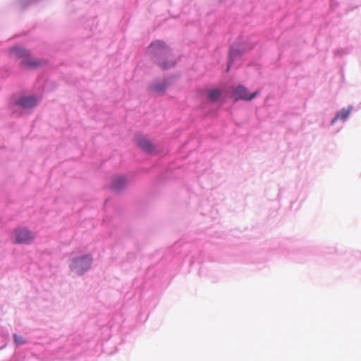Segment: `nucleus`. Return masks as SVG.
Listing matches in <instances>:
<instances>
[{
  "instance_id": "f257e3e1",
  "label": "nucleus",
  "mask_w": 361,
  "mask_h": 361,
  "mask_svg": "<svg viewBox=\"0 0 361 361\" xmlns=\"http://www.w3.org/2000/svg\"><path fill=\"white\" fill-rule=\"evenodd\" d=\"M148 52L157 57L159 66L164 70L170 68L176 64L170 50L163 42L157 41L152 43L148 47Z\"/></svg>"
},
{
  "instance_id": "f03ea898",
  "label": "nucleus",
  "mask_w": 361,
  "mask_h": 361,
  "mask_svg": "<svg viewBox=\"0 0 361 361\" xmlns=\"http://www.w3.org/2000/svg\"><path fill=\"white\" fill-rule=\"evenodd\" d=\"M92 257L90 254L82 255L80 257H74L71 259L70 269L78 275L83 274L91 267Z\"/></svg>"
},
{
  "instance_id": "7ed1b4c3",
  "label": "nucleus",
  "mask_w": 361,
  "mask_h": 361,
  "mask_svg": "<svg viewBox=\"0 0 361 361\" xmlns=\"http://www.w3.org/2000/svg\"><path fill=\"white\" fill-rule=\"evenodd\" d=\"M35 238V233L26 227L16 228L12 232V240L16 244H30Z\"/></svg>"
},
{
  "instance_id": "20e7f679",
  "label": "nucleus",
  "mask_w": 361,
  "mask_h": 361,
  "mask_svg": "<svg viewBox=\"0 0 361 361\" xmlns=\"http://www.w3.org/2000/svg\"><path fill=\"white\" fill-rule=\"evenodd\" d=\"M13 53L18 57H25L20 62V65L25 68H35L39 66V63L33 59L28 58L29 52L20 47H15L13 49Z\"/></svg>"
},
{
  "instance_id": "39448f33",
  "label": "nucleus",
  "mask_w": 361,
  "mask_h": 361,
  "mask_svg": "<svg viewBox=\"0 0 361 361\" xmlns=\"http://www.w3.org/2000/svg\"><path fill=\"white\" fill-rule=\"evenodd\" d=\"M258 92H255L252 94H249L247 89L243 86L238 85L234 88L233 92V97L235 100L243 99L250 101L258 95Z\"/></svg>"
},
{
  "instance_id": "423d86ee",
  "label": "nucleus",
  "mask_w": 361,
  "mask_h": 361,
  "mask_svg": "<svg viewBox=\"0 0 361 361\" xmlns=\"http://www.w3.org/2000/svg\"><path fill=\"white\" fill-rule=\"evenodd\" d=\"M17 103L23 108L30 109L34 107L37 104V99L32 96L23 97L18 99Z\"/></svg>"
},
{
  "instance_id": "0eeeda50",
  "label": "nucleus",
  "mask_w": 361,
  "mask_h": 361,
  "mask_svg": "<svg viewBox=\"0 0 361 361\" xmlns=\"http://www.w3.org/2000/svg\"><path fill=\"white\" fill-rule=\"evenodd\" d=\"M136 142L138 147L145 151L150 152L154 149L152 143L145 137H137Z\"/></svg>"
},
{
  "instance_id": "6e6552de",
  "label": "nucleus",
  "mask_w": 361,
  "mask_h": 361,
  "mask_svg": "<svg viewBox=\"0 0 361 361\" xmlns=\"http://www.w3.org/2000/svg\"><path fill=\"white\" fill-rule=\"evenodd\" d=\"M126 179L124 176L116 177L112 184L111 188L114 190H120L126 185Z\"/></svg>"
},
{
  "instance_id": "1a4fd4ad",
  "label": "nucleus",
  "mask_w": 361,
  "mask_h": 361,
  "mask_svg": "<svg viewBox=\"0 0 361 361\" xmlns=\"http://www.w3.org/2000/svg\"><path fill=\"white\" fill-rule=\"evenodd\" d=\"M350 113V109H343L336 114V117L332 121V123H334L338 119L345 120L348 117Z\"/></svg>"
},
{
  "instance_id": "9d476101",
  "label": "nucleus",
  "mask_w": 361,
  "mask_h": 361,
  "mask_svg": "<svg viewBox=\"0 0 361 361\" xmlns=\"http://www.w3.org/2000/svg\"><path fill=\"white\" fill-rule=\"evenodd\" d=\"M221 95V92L219 90H212L208 92L209 99L212 101H216Z\"/></svg>"
},
{
  "instance_id": "9b49d317",
  "label": "nucleus",
  "mask_w": 361,
  "mask_h": 361,
  "mask_svg": "<svg viewBox=\"0 0 361 361\" xmlns=\"http://www.w3.org/2000/svg\"><path fill=\"white\" fill-rule=\"evenodd\" d=\"M14 343L16 346L24 344L26 343V341L23 337L19 336L16 334H13Z\"/></svg>"
},
{
  "instance_id": "f8f14e48",
  "label": "nucleus",
  "mask_w": 361,
  "mask_h": 361,
  "mask_svg": "<svg viewBox=\"0 0 361 361\" xmlns=\"http://www.w3.org/2000/svg\"><path fill=\"white\" fill-rule=\"evenodd\" d=\"M166 85L163 83L161 85H154L152 87V90L155 92H163L166 88Z\"/></svg>"
}]
</instances>
